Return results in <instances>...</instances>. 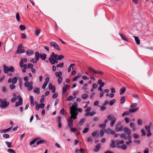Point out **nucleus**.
Masks as SVG:
<instances>
[{"label":"nucleus","mask_w":153,"mask_h":153,"mask_svg":"<svg viewBox=\"0 0 153 153\" xmlns=\"http://www.w3.org/2000/svg\"><path fill=\"white\" fill-rule=\"evenodd\" d=\"M38 138H36L33 139V140H32L30 142V145H31L33 144H34L38 140Z\"/></svg>","instance_id":"33"},{"label":"nucleus","mask_w":153,"mask_h":153,"mask_svg":"<svg viewBox=\"0 0 153 153\" xmlns=\"http://www.w3.org/2000/svg\"><path fill=\"white\" fill-rule=\"evenodd\" d=\"M137 124L139 125H142V123L141 120L140 119H138L137 120Z\"/></svg>","instance_id":"64"},{"label":"nucleus","mask_w":153,"mask_h":153,"mask_svg":"<svg viewBox=\"0 0 153 153\" xmlns=\"http://www.w3.org/2000/svg\"><path fill=\"white\" fill-rule=\"evenodd\" d=\"M124 120L126 123H128L130 121V119L127 117H126L124 118Z\"/></svg>","instance_id":"44"},{"label":"nucleus","mask_w":153,"mask_h":153,"mask_svg":"<svg viewBox=\"0 0 153 153\" xmlns=\"http://www.w3.org/2000/svg\"><path fill=\"white\" fill-rule=\"evenodd\" d=\"M132 143V141L131 140V137L130 135H129L128 141L126 142V144H123L121 146H120V148L121 149L125 150L127 148L126 145L130 146L131 144Z\"/></svg>","instance_id":"4"},{"label":"nucleus","mask_w":153,"mask_h":153,"mask_svg":"<svg viewBox=\"0 0 153 153\" xmlns=\"http://www.w3.org/2000/svg\"><path fill=\"white\" fill-rule=\"evenodd\" d=\"M40 33V30L39 29L36 30L35 31V34L36 36H38Z\"/></svg>","instance_id":"50"},{"label":"nucleus","mask_w":153,"mask_h":153,"mask_svg":"<svg viewBox=\"0 0 153 153\" xmlns=\"http://www.w3.org/2000/svg\"><path fill=\"white\" fill-rule=\"evenodd\" d=\"M47 57L46 54L45 53L40 54V58L42 60H45Z\"/></svg>","instance_id":"22"},{"label":"nucleus","mask_w":153,"mask_h":153,"mask_svg":"<svg viewBox=\"0 0 153 153\" xmlns=\"http://www.w3.org/2000/svg\"><path fill=\"white\" fill-rule=\"evenodd\" d=\"M132 136L135 139L138 138L139 137V135L135 133L132 135Z\"/></svg>","instance_id":"42"},{"label":"nucleus","mask_w":153,"mask_h":153,"mask_svg":"<svg viewBox=\"0 0 153 153\" xmlns=\"http://www.w3.org/2000/svg\"><path fill=\"white\" fill-rule=\"evenodd\" d=\"M33 84L32 82L30 81V82H25L24 85L27 88V90L28 91H31L33 89Z\"/></svg>","instance_id":"7"},{"label":"nucleus","mask_w":153,"mask_h":153,"mask_svg":"<svg viewBox=\"0 0 153 153\" xmlns=\"http://www.w3.org/2000/svg\"><path fill=\"white\" fill-rule=\"evenodd\" d=\"M77 103L76 102H74L73 103L72 106L70 107V113L71 116L70 118L69 119V123H73V120L77 119V116L78 114V112H81L82 111V109L77 108Z\"/></svg>","instance_id":"1"},{"label":"nucleus","mask_w":153,"mask_h":153,"mask_svg":"<svg viewBox=\"0 0 153 153\" xmlns=\"http://www.w3.org/2000/svg\"><path fill=\"white\" fill-rule=\"evenodd\" d=\"M50 45L53 47L54 49L58 51H60V49L58 44L55 42L52 41L50 43Z\"/></svg>","instance_id":"8"},{"label":"nucleus","mask_w":153,"mask_h":153,"mask_svg":"<svg viewBox=\"0 0 153 153\" xmlns=\"http://www.w3.org/2000/svg\"><path fill=\"white\" fill-rule=\"evenodd\" d=\"M40 89L39 88H35L33 90V92L34 93L39 94L40 93Z\"/></svg>","instance_id":"25"},{"label":"nucleus","mask_w":153,"mask_h":153,"mask_svg":"<svg viewBox=\"0 0 153 153\" xmlns=\"http://www.w3.org/2000/svg\"><path fill=\"white\" fill-rule=\"evenodd\" d=\"M130 127L132 129V130L133 131H135L136 129L135 128L134 124L132 123L130 124Z\"/></svg>","instance_id":"32"},{"label":"nucleus","mask_w":153,"mask_h":153,"mask_svg":"<svg viewBox=\"0 0 153 153\" xmlns=\"http://www.w3.org/2000/svg\"><path fill=\"white\" fill-rule=\"evenodd\" d=\"M63 65H64V63H61L58 64L56 65V67L57 68H58L59 67H61V68H62L63 66Z\"/></svg>","instance_id":"56"},{"label":"nucleus","mask_w":153,"mask_h":153,"mask_svg":"<svg viewBox=\"0 0 153 153\" xmlns=\"http://www.w3.org/2000/svg\"><path fill=\"white\" fill-rule=\"evenodd\" d=\"M111 129L108 128L105 131V133L107 134H110L111 132Z\"/></svg>","instance_id":"62"},{"label":"nucleus","mask_w":153,"mask_h":153,"mask_svg":"<svg viewBox=\"0 0 153 153\" xmlns=\"http://www.w3.org/2000/svg\"><path fill=\"white\" fill-rule=\"evenodd\" d=\"M124 131L125 132L126 134L130 135L131 131L128 128H126L124 129Z\"/></svg>","instance_id":"24"},{"label":"nucleus","mask_w":153,"mask_h":153,"mask_svg":"<svg viewBox=\"0 0 153 153\" xmlns=\"http://www.w3.org/2000/svg\"><path fill=\"white\" fill-rule=\"evenodd\" d=\"M34 52L31 50H28L26 51V53L28 56H31L33 54Z\"/></svg>","instance_id":"17"},{"label":"nucleus","mask_w":153,"mask_h":153,"mask_svg":"<svg viewBox=\"0 0 153 153\" xmlns=\"http://www.w3.org/2000/svg\"><path fill=\"white\" fill-rule=\"evenodd\" d=\"M101 146V145L100 143L97 144L95 146V149L94 151L95 152H97L99 150V149Z\"/></svg>","instance_id":"20"},{"label":"nucleus","mask_w":153,"mask_h":153,"mask_svg":"<svg viewBox=\"0 0 153 153\" xmlns=\"http://www.w3.org/2000/svg\"><path fill=\"white\" fill-rule=\"evenodd\" d=\"M53 87H55V86H53L52 85L51 83H49V89L51 90V89H52V88H53Z\"/></svg>","instance_id":"61"},{"label":"nucleus","mask_w":153,"mask_h":153,"mask_svg":"<svg viewBox=\"0 0 153 153\" xmlns=\"http://www.w3.org/2000/svg\"><path fill=\"white\" fill-rule=\"evenodd\" d=\"M150 125H147L145 127V128L147 132L150 131Z\"/></svg>","instance_id":"35"},{"label":"nucleus","mask_w":153,"mask_h":153,"mask_svg":"<svg viewBox=\"0 0 153 153\" xmlns=\"http://www.w3.org/2000/svg\"><path fill=\"white\" fill-rule=\"evenodd\" d=\"M68 87V86L66 84L65 85L63 86L62 88V91L64 93L66 92Z\"/></svg>","instance_id":"29"},{"label":"nucleus","mask_w":153,"mask_h":153,"mask_svg":"<svg viewBox=\"0 0 153 153\" xmlns=\"http://www.w3.org/2000/svg\"><path fill=\"white\" fill-rule=\"evenodd\" d=\"M49 60L50 63L52 64H54L55 63L57 62L55 59L53 57H50L49 58Z\"/></svg>","instance_id":"15"},{"label":"nucleus","mask_w":153,"mask_h":153,"mask_svg":"<svg viewBox=\"0 0 153 153\" xmlns=\"http://www.w3.org/2000/svg\"><path fill=\"white\" fill-rule=\"evenodd\" d=\"M75 65V64L74 63L71 64L70 65L69 67H68V72H69L71 71V68H72V69L73 70L74 69V67L73 66Z\"/></svg>","instance_id":"28"},{"label":"nucleus","mask_w":153,"mask_h":153,"mask_svg":"<svg viewBox=\"0 0 153 153\" xmlns=\"http://www.w3.org/2000/svg\"><path fill=\"white\" fill-rule=\"evenodd\" d=\"M105 131L104 129H101L100 130V134L102 137L103 136Z\"/></svg>","instance_id":"49"},{"label":"nucleus","mask_w":153,"mask_h":153,"mask_svg":"<svg viewBox=\"0 0 153 153\" xmlns=\"http://www.w3.org/2000/svg\"><path fill=\"white\" fill-rule=\"evenodd\" d=\"M1 90L4 93H5L7 91L6 88L5 86L2 87Z\"/></svg>","instance_id":"54"},{"label":"nucleus","mask_w":153,"mask_h":153,"mask_svg":"<svg viewBox=\"0 0 153 153\" xmlns=\"http://www.w3.org/2000/svg\"><path fill=\"white\" fill-rule=\"evenodd\" d=\"M99 134L98 131H96L93 132L92 134V136L93 137H96Z\"/></svg>","instance_id":"38"},{"label":"nucleus","mask_w":153,"mask_h":153,"mask_svg":"<svg viewBox=\"0 0 153 153\" xmlns=\"http://www.w3.org/2000/svg\"><path fill=\"white\" fill-rule=\"evenodd\" d=\"M119 34L121 37L122 38L123 40L126 42H128V40L126 38V37L124 35L121 33H119Z\"/></svg>","instance_id":"21"},{"label":"nucleus","mask_w":153,"mask_h":153,"mask_svg":"<svg viewBox=\"0 0 153 153\" xmlns=\"http://www.w3.org/2000/svg\"><path fill=\"white\" fill-rule=\"evenodd\" d=\"M126 89L125 87H123L120 89V95H121L124 93L126 91Z\"/></svg>","instance_id":"23"},{"label":"nucleus","mask_w":153,"mask_h":153,"mask_svg":"<svg viewBox=\"0 0 153 153\" xmlns=\"http://www.w3.org/2000/svg\"><path fill=\"white\" fill-rule=\"evenodd\" d=\"M91 110V107H89L85 110L86 113L85 114V116H92L96 114V112L94 111H92L90 112Z\"/></svg>","instance_id":"3"},{"label":"nucleus","mask_w":153,"mask_h":153,"mask_svg":"<svg viewBox=\"0 0 153 153\" xmlns=\"http://www.w3.org/2000/svg\"><path fill=\"white\" fill-rule=\"evenodd\" d=\"M139 108L137 107H135L133 108H131L129 110V111L131 113H134Z\"/></svg>","instance_id":"16"},{"label":"nucleus","mask_w":153,"mask_h":153,"mask_svg":"<svg viewBox=\"0 0 153 153\" xmlns=\"http://www.w3.org/2000/svg\"><path fill=\"white\" fill-rule=\"evenodd\" d=\"M19 65L21 68H22L24 65V62L23 61V59H22L21 61L20 62Z\"/></svg>","instance_id":"57"},{"label":"nucleus","mask_w":153,"mask_h":153,"mask_svg":"<svg viewBox=\"0 0 153 153\" xmlns=\"http://www.w3.org/2000/svg\"><path fill=\"white\" fill-rule=\"evenodd\" d=\"M47 143V141L45 140H42L37 142L36 143V144L37 145H38L39 144L43 143Z\"/></svg>","instance_id":"27"},{"label":"nucleus","mask_w":153,"mask_h":153,"mask_svg":"<svg viewBox=\"0 0 153 153\" xmlns=\"http://www.w3.org/2000/svg\"><path fill=\"white\" fill-rule=\"evenodd\" d=\"M99 120V118L97 117H94L93 118V121L97 122Z\"/></svg>","instance_id":"63"},{"label":"nucleus","mask_w":153,"mask_h":153,"mask_svg":"<svg viewBox=\"0 0 153 153\" xmlns=\"http://www.w3.org/2000/svg\"><path fill=\"white\" fill-rule=\"evenodd\" d=\"M88 96V95L87 94H84L82 95V99H85Z\"/></svg>","instance_id":"52"},{"label":"nucleus","mask_w":153,"mask_h":153,"mask_svg":"<svg viewBox=\"0 0 153 153\" xmlns=\"http://www.w3.org/2000/svg\"><path fill=\"white\" fill-rule=\"evenodd\" d=\"M111 143L110 145V147L111 148H114L116 147L115 142L114 140H111Z\"/></svg>","instance_id":"18"},{"label":"nucleus","mask_w":153,"mask_h":153,"mask_svg":"<svg viewBox=\"0 0 153 153\" xmlns=\"http://www.w3.org/2000/svg\"><path fill=\"white\" fill-rule=\"evenodd\" d=\"M100 91V98L102 97L103 96V93L104 92V91L103 90H99Z\"/></svg>","instance_id":"48"},{"label":"nucleus","mask_w":153,"mask_h":153,"mask_svg":"<svg viewBox=\"0 0 153 153\" xmlns=\"http://www.w3.org/2000/svg\"><path fill=\"white\" fill-rule=\"evenodd\" d=\"M0 102H1L0 107L2 108H6L9 104V102L7 101V100L6 98L3 100L0 99Z\"/></svg>","instance_id":"2"},{"label":"nucleus","mask_w":153,"mask_h":153,"mask_svg":"<svg viewBox=\"0 0 153 153\" xmlns=\"http://www.w3.org/2000/svg\"><path fill=\"white\" fill-rule=\"evenodd\" d=\"M18 78V77H13L12 79V83L13 84H16L17 82Z\"/></svg>","instance_id":"26"},{"label":"nucleus","mask_w":153,"mask_h":153,"mask_svg":"<svg viewBox=\"0 0 153 153\" xmlns=\"http://www.w3.org/2000/svg\"><path fill=\"white\" fill-rule=\"evenodd\" d=\"M130 112L129 111H125L122 114V116L123 117H124L126 115H128L130 114Z\"/></svg>","instance_id":"34"},{"label":"nucleus","mask_w":153,"mask_h":153,"mask_svg":"<svg viewBox=\"0 0 153 153\" xmlns=\"http://www.w3.org/2000/svg\"><path fill=\"white\" fill-rule=\"evenodd\" d=\"M88 69L90 72H93V73H94L95 71L92 68L90 67H88Z\"/></svg>","instance_id":"47"},{"label":"nucleus","mask_w":153,"mask_h":153,"mask_svg":"<svg viewBox=\"0 0 153 153\" xmlns=\"http://www.w3.org/2000/svg\"><path fill=\"white\" fill-rule=\"evenodd\" d=\"M21 38L22 39H26L27 36L24 33H22L21 34Z\"/></svg>","instance_id":"51"},{"label":"nucleus","mask_w":153,"mask_h":153,"mask_svg":"<svg viewBox=\"0 0 153 153\" xmlns=\"http://www.w3.org/2000/svg\"><path fill=\"white\" fill-rule=\"evenodd\" d=\"M4 72L5 73L7 74L9 71L13 72L14 71V68L13 66H10L9 67L6 66H4Z\"/></svg>","instance_id":"5"},{"label":"nucleus","mask_w":153,"mask_h":153,"mask_svg":"<svg viewBox=\"0 0 153 153\" xmlns=\"http://www.w3.org/2000/svg\"><path fill=\"white\" fill-rule=\"evenodd\" d=\"M55 74L56 77L58 78V82L59 84H60L62 81V73L61 71L56 72Z\"/></svg>","instance_id":"6"},{"label":"nucleus","mask_w":153,"mask_h":153,"mask_svg":"<svg viewBox=\"0 0 153 153\" xmlns=\"http://www.w3.org/2000/svg\"><path fill=\"white\" fill-rule=\"evenodd\" d=\"M19 28L22 30H24L26 29L25 26L23 25H21L19 26Z\"/></svg>","instance_id":"37"},{"label":"nucleus","mask_w":153,"mask_h":153,"mask_svg":"<svg viewBox=\"0 0 153 153\" xmlns=\"http://www.w3.org/2000/svg\"><path fill=\"white\" fill-rule=\"evenodd\" d=\"M124 141L123 140H117L116 141V144L117 146H119L120 144H124Z\"/></svg>","instance_id":"19"},{"label":"nucleus","mask_w":153,"mask_h":153,"mask_svg":"<svg viewBox=\"0 0 153 153\" xmlns=\"http://www.w3.org/2000/svg\"><path fill=\"white\" fill-rule=\"evenodd\" d=\"M134 38L135 40V41L136 44L138 45L140 44V42L138 37L137 36H134Z\"/></svg>","instance_id":"31"},{"label":"nucleus","mask_w":153,"mask_h":153,"mask_svg":"<svg viewBox=\"0 0 153 153\" xmlns=\"http://www.w3.org/2000/svg\"><path fill=\"white\" fill-rule=\"evenodd\" d=\"M19 99V101L17 102L16 103V106L17 107L19 105H21L22 104L23 100L22 98L20 96H18L17 97Z\"/></svg>","instance_id":"12"},{"label":"nucleus","mask_w":153,"mask_h":153,"mask_svg":"<svg viewBox=\"0 0 153 153\" xmlns=\"http://www.w3.org/2000/svg\"><path fill=\"white\" fill-rule=\"evenodd\" d=\"M58 96V94L56 92L54 93L52 96V98L53 99H55Z\"/></svg>","instance_id":"45"},{"label":"nucleus","mask_w":153,"mask_h":153,"mask_svg":"<svg viewBox=\"0 0 153 153\" xmlns=\"http://www.w3.org/2000/svg\"><path fill=\"white\" fill-rule=\"evenodd\" d=\"M74 98L72 96H69L67 99L66 100V101H70L72 100Z\"/></svg>","instance_id":"55"},{"label":"nucleus","mask_w":153,"mask_h":153,"mask_svg":"<svg viewBox=\"0 0 153 153\" xmlns=\"http://www.w3.org/2000/svg\"><path fill=\"white\" fill-rule=\"evenodd\" d=\"M125 97L124 96L120 100V103L121 104L125 102Z\"/></svg>","instance_id":"41"},{"label":"nucleus","mask_w":153,"mask_h":153,"mask_svg":"<svg viewBox=\"0 0 153 153\" xmlns=\"http://www.w3.org/2000/svg\"><path fill=\"white\" fill-rule=\"evenodd\" d=\"M137 105V104L136 103H133L131 105L130 107L131 108H133L135 107H137L136 106Z\"/></svg>","instance_id":"60"},{"label":"nucleus","mask_w":153,"mask_h":153,"mask_svg":"<svg viewBox=\"0 0 153 153\" xmlns=\"http://www.w3.org/2000/svg\"><path fill=\"white\" fill-rule=\"evenodd\" d=\"M85 120V118H83L81 119L79 122V124L80 125H82L84 123Z\"/></svg>","instance_id":"43"},{"label":"nucleus","mask_w":153,"mask_h":153,"mask_svg":"<svg viewBox=\"0 0 153 153\" xmlns=\"http://www.w3.org/2000/svg\"><path fill=\"white\" fill-rule=\"evenodd\" d=\"M121 125V122H119L116 125L115 130L117 132L121 131L122 129V127L120 126Z\"/></svg>","instance_id":"10"},{"label":"nucleus","mask_w":153,"mask_h":153,"mask_svg":"<svg viewBox=\"0 0 153 153\" xmlns=\"http://www.w3.org/2000/svg\"><path fill=\"white\" fill-rule=\"evenodd\" d=\"M98 84L100 85V86L98 88V90H102V87L104 86V83L102 82V80L101 79H99L97 82Z\"/></svg>","instance_id":"11"},{"label":"nucleus","mask_w":153,"mask_h":153,"mask_svg":"<svg viewBox=\"0 0 153 153\" xmlns=\"http://www.w3.org/2000/svg\"><path fill=\"white\" fill-rule=\"evenodd\" d=\"M89 130V128H85L83 130V131L82 132L83 133H87V132H88V131Z\"/></svg>","instance_id":"53"},{"label":"nucleus","mask_w":153,"mask_h":153,"mask_svg":"<svg viewBox=\"0 0 153 153\" xmlns=\"http://www.w3.org/2000/svg\"><path fill=\"white\" fill-rule=\"evenodd\" d=\"M5 143L6 144V145H7L8 147L9 148H10L12 147V145H11V144H12L11 142L6 141L5 142Z\"/></svg>","instance_id":"36"},{"label":"nucleus","mask_w":153,"mask_h":153,"mask_svg":"<svg viewBox=\"0 0 153 153\" xmlns=\"http://www.w3.org/2000/svg\"><path fill=\"white\" fill-rule=\"evenodd\" d=\"M16 18L18 22H20V16L19 15V14L18 13H17L16 14Z\"/></svg>","instance_id":"39"},{"label":"nucleus","mask_w":153,"mask_h":153,"mask_svg":"<svg viewBox=\"0 0 153 153\" xmlns=\"http://www.w3.org/2000/svg\"><path fill=\"white\" fill-rule=\"evenodd\" d=\"M116 100L115 99H113L109 102V105H112L115 102Z\"/></svg>","instance_id":"46"},{"label":"nucleus","mask_w":153,"mask_h":153,"mask_svg":"<svg viewBox=\"0 0 153 153\" xmlns=\"http://www.w3.org/2000/svg\"><path fill=\"white\" fill-rule=\"evenodd\" d=\"M3 137L5 138H9L10 137V135L7 134H4L3 135Z\"/></svg>","instance_id":"59"},{"label":"nucleus","mask_w":153,"mask_h":153,"mask_svg":"<svg viewBox=\"0 0 153 153\" xmlns=\"http://www.w3.org/2000/svg\"><path fill=\"white\" fill-rule=\"evenodd\" d=\"M107 118L109 120H111V122L110 123V125L111 126L113 127L116 120V119L114 117H111V116H108Z\"/></svg>","instance_id":"9"},{"label":"nucleus","mask_w":153,"mask_h":153,"mask_svg":"<svg viewBox=\"0 0 153 153\" xmlns=\"http://www.w3.org/2000/svg\"><path fill=\"white\" fill-rule=\"evenodd\" d=\"M30 99L31 102V105L32 106H33L34 105V97L33 96H30Z\"/></svg>","instance_id":"30"},{"label":"nucleus","mask_w":153,"mask_h":153,"mask_svg":"<svg viewBox=\"0 0 153 153\" xmlns=\"http://www.w3.org/2000/svg\"><path fill=\"white\" fill-rule=\"evenodd\" d=\"M7 152L9 153H16V152L14 150L11 149H8Z\"/></svg>","instance_id":"40"},{"label":"nucleus","mask_w":153,"mask_h":153,"mask_svg":"<svg viewBox=\"0 0 153 153\" xmlns=\"http://www.w3.org/2000/svg\"><path fill=\"white\" fill-rule=\"evenodd\" d=\"M64 58V56L62 55H59L58 56V59L61 60L62 59Z\"/></svg>","instance_id":"58"},{"label":"nucleus","mask_w":153,"mask_h":153,"mask_svg":"<svg viewBox=\"0 0 153 153\" xmlns=\"http://www.w3.org/2000/svg\"><path fill=\"white\" fill-rule=\"evenodd\" d=\"M22 47V45H20L18 46L17 52V53H21L25 52V51L24 49L21 48Z\"/></svg>","instance_id":"13"},{"label":"nucleus","mask_w":153,"mask_h":153,"mask_svg":"<svg viewBox=\"0 0 153 153\" xmlns=\"http://www.w3.org/2000/svg\"><path fill=\"white\" fill-rule=\"evenodd\" d=\"M35 55L36 61L35 62V63H36L37 61L39 60V59L40 57V54H39V53L38 52L36 51L35 52Z\"/></svg>","instance_id":"14"}]
</instances>
